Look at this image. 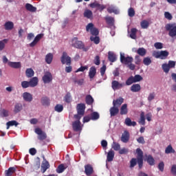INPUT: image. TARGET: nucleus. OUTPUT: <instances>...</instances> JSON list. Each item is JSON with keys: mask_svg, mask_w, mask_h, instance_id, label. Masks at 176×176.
Wrapping results in <instances>:
<instances>
[{"mask_svg": "<svg viewBox=\"0 0 176 176\" xmlns=\"http://www.w3.org/2000/svg\"><path fill=\"white\" fill-rule=\"evenodd\" d=\"M72 46L76 49H80L83 52H87L89 47H85V43L82 41L78 40V37H74L72 40Z\"/></svg>", "mask_w": 176, "mask_h": 176, "instance_id": "obj_1", "label": "nucleus"}, {"mask_svg": "<svg viewBox=\"0 0 176 176\" xmlns=\"http://www.w3.org/2000/svg\"><path fill=\"white\" fill-rule=\"evenodd\" d=\"M165 30L168 31V35L171 38L176 36V24L175 23H167L165 25Z\"/></svg>", "mask_w": 176, "mask_h": 176, "instance_id": "obj_2", "label": "nucleus"}, {"mask_svg": "<svg viewBox=\"0 0 176 176\" xmlns=\"http://www.w3.org/2000/svg\"><path fill=\"white\" fill-rule=\"evenodd\" d=\"M120 63H122V64H124V65H128L134 61L133 56H130L129 55L125 56L124 53H120Z\"/></svg>", "mask_w": 176, "mask_h": 176, "instance_id": "obj_3", "label": "nucleus"}, {"mask_svg": "<svg viewBox=\"0 0 176 176\" xmlns=\"http://www.w3.org/2000/svg\"><path fill=\"white\" fill-rule=\"evenodd\" d=\"M168 51H161V52H155L153 54V57L155 58H160L161 60H166L167 57H168Z\"/></svg>", "mask_w": 176, "mask_h": 176, "instance_id": "obj_4", "label": "nucleus"}, {"mask_svg": "<svg viewBox=\"0 0 176 176\" xmlns=\"http://www.w3.org/2000/svg\"><path fill=\"white\" fill-rule=\"evenodd\" d=\"M60 61L62 64H66V65H71V57L68 56V54L67 52H63V55L60 57Z\"/></svg>", "mask_w": 176, "mask_h": 176, "instance_id": "obj_5", "label": "nucleus"}, {"mask_svg": "<svg viewBox=\"0 0 176 176\" xmlns=\"http://www.w3.org/2000/svg\"><path fill=\"white\" fill-rule=\"evenodd\" d=\"M48 168H50V164L47 162V160H46V158L43 157V161L41 164V171L43 174H45Z\"/></svg>", "mask_w": 176, "mask_h": 176, "instance_id": "obj_6", "label": "nucleus"}, {"mask_svg": "<svg viewBox=\"0 0 176 176\" xmlns=\"http://www.w3.org/2000/svg\"><path fill=\"white\" fill-rule=\"evenodd\" d=\"M43 83H50L53 80V75L50 72H46L42 78Z\"/></svg>", "mask_w": 176, "mask_h": 176, "instance_id": "obj_7", "label": "nucleus"}, {"mask_svg": "<svg viewBox=\"0 0 176 176\" xmlns=\"http://www.w3.org/2000/svg\"><path fill=\"white\" fill-rule=\"evenodd\" d=\"M124 86H125L124 82L120 83L116 80H113L111 82V87L113 90H119V89H122Z\"/></svg>", "mask_w": 176, "mask_h": 176, "instance_id": "obj_8", "label": "nucleus"}, {"mask_svg": "<svg viewBox=\"0 0 176 176\" xmlns=\"http://www.w3.org/2000/svg\"><path fill=\"white\" fill-rule=\"evenodd\" d=\"M85 109H86V105L83 103H80L77 104V113L83 116L85 115Z\"/></svg>", "mask_w": 176, "mask_h": 176, "instance_id": "obj_9", "label": "nucleus"}, {"mask_svg": "<svg viewBox=\"0 0 176 176\" xmlns=\"http://www.w3.org/2000/svg\"><path fill=\"white\" fill-rule=\"evenodd\" d=\"M94 173V169L93 168V166L88 164L85 166V173L87 176H90L91 174Z\"/></svg>", "mask_w": 176, "mask_h": 176, "instance_id": "obj_10", "label": "nucleus"}, {"mask_svg": "<svg viewBox=\"0 0 176 176\" xmlns=\"http://www.w3.org/2000/svg\"><path fill=\"white\" fill-rule=\"evenodd\" d=\"M43 38V34H38L34 39V41L30 43V47H34L41 39Z\"/></svg>", "mask_w": 176, "mask_h": 176, "instance_id": "obj_11", "label": "nucleus"}, {"mask_svg": "<svg viewBox=\"0 0 176 176\" xmlns=\"http://www.w3.org/2000/svg\"><path fill=\"white\" fill-rule=\"evenodd\" d=\"M73 130L74 131H82V126H80V121L76 120L72 123Z\"/></svg>", "mask_w": 176, "mask_h": 176, "instance_id": "obj_12", "label": "nucleus"}, {"mask_svg": "<svg viewBox=\"0 0 176 176\" xmlns=\"http://www.w3.org/2000/svg\"><path fill=\"white\" fill-rule=\"evenodd\" d=\"M41 102L43 107H49L50 105V98L43 96L41 99Z\"/></svg>", "mask_w": 176, "mask_h": 176, "instance_id": "obj_13", "label": "nucleus"}, {"mask_svg": "<svg viewBox=\"0 0 176 176\" xmlns=\"http://www.w3.org/2000/svg\"><path fill=\"white\" fill-rule=\"evenodd\" d=\"M123 102H124V99L122 97H120L119 98L113 100V106L119 108V107H120Z\"/></svg>", "mask_w": 176, "mask_h": 176, "instance_id": "obj_14", "label": "nucleus"}, {"mask_svg": "<svg viewBox=\"0 0 176 176\" xmlns=\"http://www.w3.org/2000/svg\"><path fill=\"white\" fill-rule=\"evenodd\" d=\"M110 112V116L112 118V116H116L119 113V107H117L116 106L111 107L109 109Z\"/></svg>", "mask_w": 176, "mask_h": 176, "instance_id": "obj_15", "label": "nucleus"}, {"mask_svg": "<svg viewBox=\"0 0 176 176\" xmlns=\"http://www.w3.org/2000/svg\"><path fill=\"white\" fill-rule=\"evenodd\" d=\"M4 28L6 31H12V28H14V23L12 21H7L4 24Z\"/></svg>", "mask_w": 176, "mask_h": 176, "instance_id": "obj_16", "label": "nucleus"}, {"mask_svg": "<svg viewBox=\"0 0 176 176\" xmlns=\"http://www.w3.org/2000/svg\"><path fill=\"white\" fill-rule=\"evenodd\" d=\"M97 74V69H96V67L92 66L91 67V68L89 69V77L90 79H93V78H94V76H96Z\"/></svg>", "mask_w": 176, "mask_h": 176, "instance_id": "obj_17", "label": "nucleus"}, {"mask_svg": "<svg viewBox=\"0 0 176 176\" xmlns=\"http://www.w3.org/2000/svg\"><path fill=\"white\" fill-rule=\"evenodd\" d=\"M108 60L111 63H115V61H116V60H118V58L116 57V54H115V53H113L112 52H108Z\"/></svg>", "mask_w": 176, "mask_h": 176, "instance_id": "obj_18", "label": "nucleus"}, {"mask_svg": "<svg viewBox=\"0 0 176 176\" xmlns=\"http://www.w3.org/2000/svg\"><path fill=\"white\" fill-rule=\"evenodd\" d=\"M23 100L27 102L32 101V95L28 92H24L23 94Z\"/></svg>", "mask_w": 176, "mask_h": 176, "instance_id": "obj_19", "label": "nucleus"}, {"mask_svg": "<svg viewBox=\"0 0 176 176\" xmlns=\"http://www.w3.org/2000/svg\"><path fill=\"white\" fill-rule=\"evenodd\" d=\"M38 77H33L29 81V85L30 87H36L38 86Z\"/></svg>", "mask_w": 176, "mask_h": 176, "instance_id": "obj_20", "label": "nucleus"}, {"mask_svg": "<svg viewBox=\"0 0 176 176\" xmlns=\"http://www.w3.org/2000/svg\"><path fill=\"white\" fill-rule=\"evenodd\" d=\"M113 157H115V151L110 150L107 153V162H113Z\"/></svg>", "mask_w": 176, "mask_h": 176, "instance_id": "obj_21", "label": "nucleus"}, {"mask_svg": "<svg viewBox=\"0 0 176 176\" xmlns=\"http://www.w3.org/2000/svg\"><path fill=\"white\" fill-rule=\"evenodd\" d=\"M120 115H127L129 113V109H127V104H124L122 105L120 109Z\"/></svg>", "mask_w": 176, "mask_h": 176, "instance_id": "obj_22", "label": "nucleus"}, {"mask_svg": "<svg viewBox=\"0 0 176 176\" xmlns=\"http://www.w3.org/2000/svg\"><path fill=\"white\" fill-rule=\"evenodd\" d=\"M16 173V168L10 167L8 170H5V176H12Z\"/></svg>", "mask_w": 176, "mask_h": 176, "instance_id": "obj_23", "label": "nucleus"}, {"mask_svg": "<svg viewBox=\"0 0 176 176\" xmlns=\"http://www.w3.org/2000/svg\"><path fill=\"white\" fill-rule=\"evenodd\" d=\"M131 91H132L133 93H138V91H141V85H140V84H133L131 87Z\"/></svg>", "mask_w": 176, "mask_h": 176, "instance_id": "obj_24", "label": "nucleus"}, {"mask_svg": "<svg viewBox=\"0 0 176 176\" xmlns=\"http://www.w3.org/2000/svg\"><path fill=\"white\" fill-rule=\"evenodd\" d=\"M130 140V133H122L121 137V141L124 142V144H126V142H129V140Z\"/></svg>", "mask_w": 176, "mask_h": 176, "instance_id": "obj_25", "label": "nucleus"}, {"mask_svg": "<svg viewBox=\"0 0 176 176\" xmlns=\"http://www.w3.org/2000/svg\"><path fill=\"white\" fill-rule=\"evenodd\" d=\"M124 123L126 126H137V122L135 121H131V119L130 118H126L125 119Z\"/></svg>", "mask_w": 176, "mask_h": 176, "instance_id": "obj_26", "label": "nucleus"}, {"mask_svg": "<svg viewBox=\"0 0 176 176\" xmlns=\"http://www.w3.org/2000/svg\"><path fill=\"white\" fill-rule=\"evenodd\" d=\"M8 65L11 67V68H21V63L20 62H9Z\"/></svg>", "mask_w": 176, "mask_h": 176, "instance_id": "obj_27", "label": "nucleus"}, {"mask_svg": "<svg viewBox=\"0 0 176 176\" xmlns=\"http://www.w3.org/2000/svg\"><path fill=\"white\" fill-rule=\"evenodd\" d=\"M138 123L142 126H145V113L144 111H142L140 113V118L138 120Z\"/></svg>", "mask_w": 176, "mask_h": 176, "instance_id": "obj_28", "label": "nucleus"}, {"mask_svg": "<svg viewBox=\"0 0 176 176\" xmlns=\"http://www.w3.org/2000/svg\"><path fill=\"white\" fill-rule=\"evenodd\" d=\"M25 9L28 10V12H32V13L36 12V7H34L32 4L26 3L25 4Z\"/></svg>", "mask_w": 176, "mask_h": 176, "instance_id": "obj_29", "label": "nucleus"}, {"mask_svg": "<svg viewBox=\"0 0 176 176\" xmlns=\"http://www.w3.org/2000/svg\"><path fill=\"white\" fill-rule=\"evenodd\" d=\"M35 75V72H34V69L32 68H28L25 71V76L28 78H32Z\"/></svg>", "mask_w": 176, "mask_h": 176, "instance_id": "obj_30", "label": "nucleus"}, {"mask_svg": "<svg viewBox=\"0 0 176 176\" xmlns=\"http://www.w3.org/2000/svg\"><path fill=\"white\" fill-rule=\"evenodd\" d=\"M85 102L87 105H92L93 102H94V99L91 95H87L85 98Z\"/></svg>", "mask_w": 176, "mask_h": 176, "instance_id": "obj_31", "label": "nucleus"}, {"mask_svg": "<svg viewBox=\"0 0 176 176\" xmlns=\"http://www.w3.org/2000/svg\"><path fill=\"white\" fill-rule=\"evenodd\" d=\"M146 162L149 166H155V158L152 155H149L146 157Z\"/></svg>", "mask_w": 176, "mask_h": 176, "instance_id": "obj_32", "label": "nucleus"}, {"mask_svg": "<svg viewBox=\"0 0 176 176\" xmlns=\"http://www.w3.org/2000/svg\"><path fill=\"white\" fill-rule=\"evenodd\" d=\"M104 20H106V23L109 25H113L115 24V19L112 16H107L104 18Z\"/></svg>", "mask_w": 176, "mask_h": 176, "instance_id": "obj_33", "label": "nucleus"}, {"mask_svg": "<svg viewBox=\"0 0 176 176\" xmlns=\"http://www.w3.org/2000/svg\"><path fill=\"white\" fill-rule=\"evenodd\" d=\"M23 109V104L21 103H16L14 105V113H19Z\"/></svg>", "mask_w": 176, "mask_h": 176, "instance_id": "obj_34", "label": "nucleus"}, {"mask_svg": "<svg viewBox=\"0 0 176 176\" xmlns=\"http://www.w3.org/2000/svg\"><path fill=\"white\" fill-rule=\"evenodd\" d=\"M136 52L139 54V56H141V57H144L146 54V50L144 47H140Z\"/></svg>", "mask_w": 176, "mask_h": 176, "instance_id": "obj_35", "label": "nucleus"}, {"mask_svg": "<svg viewBox=\"0 0 176 176\" xmlns=\"http://www.w3.org/2000/svg\"><path fill=\"white\" fill-rule=\"evenodd\" d=\"M84 17L87 19H93V12L90 10H85L84 12Z\"/></svg>", "mask_w": 176, "mask_h": 176, "instance_id": "obj_36", "label": "nucleus"}, {"mask_svg": "<svg viewBox=\"0 0 176 176\" xmlns=\"http://www.w3.org/2000/svg\"><path fill=\"white\" fill-rule=\"evenodd\" d=\"M175 153V150L173 148V146H171V144H169L165 149V153H166V155H168L170 153Z\"/></svg>", "mask_w": 176, "mask_h": 176, "instance_id": "obj_37", "label": "nucleus"}, {"mask_svg": "<svg viewBox=\"0 0 176 176\" xmlns=\"http://www.w3.org/2000/svg\"><path fill=\"white\" fill-rule=\"evenodd\" d=\"M90 117L91 120H98L100 119V114L97 111H94L91 113Z\"/></svg>", "mask_w": 176, "mask_h": 176, "instance_id": "obj_38", "label": "nucleus"}, {"mask_svg": "<svg viewBox=\"0 0 176 176\" xmlns=\"http://www.w3.org/2000/svg\"><path fill=\"white\" fill-rule=\"evenodd\" d=\"M37 138L39 141H43L45 138H47V135L45 133H37Z\"/></svg>", "mask_w": 176, "mask_h": 176, "instance_id": "obj_39", "label": "nucleus"}, {"mask_svg": "<svg viewBox=\"0 0 176 176\" xmlns=\"http://www.w3.org/2000/svg\"><path fill=\"white\" fill-rule=\"evenodd\" d=\"M67 167V166H64V164H61L58 166L56 171H57V173H58V174H61V173H64V171H65V170H66Z\"/></svg>", "mask_w": 176, "mask_h": 176, "instance_id": "obj_40", "label": "nucleus"}, {"mask_svg": "<svg viewBox=\"0 0 176 176\" xmlns=\"http://www.w3.org/2000/svg\"><path fill=\"white\" fill-rule=\"evenodd\" d=\"M52 61H53V54L50 53L45 56V62L47 64H52Z\"/></svg>", "mask_w": 176, "mask_h": 176, "instance_id": "obj_41", "label": "nucleus"}, {"mask_svg": "<svg viewBox=\"0 0 176 176\" xmlns=\"http://www.w3.org/2000/svg\"><path fill=\"white\" fill-rule=\"evenodd\" d=\"M130 38H131V39L137 38V29L136 28H132L131 30Z\"/></svg>", "mask_w": 176, "mask_h": 176, "instance_id": "obj_42", "label": "nucleus"}, {"mask_svg": "<svg viewBox=\"0 0 176 176\" xmlns=\"http://www.w3.org/2000/svg\"><path fill=\"white\" fill-rule=\"evenodd\" d=\"M136 153L138 155L137 160L144 159V152H142V150H141V148H137Z\"/></svg>", "mask_w": 176, "mask_h": 176, "instance_id": "obj_43", "label": "nucleus"}, {"mask_svg": "<svg viewBox=\"0 0 176 176\" xmlns=\"http://www.w3.org/2000/svg\"><path fill=\"white\" fill-rule=\"evenodd\" d=\"M8 40L6 38H4L2 41H0V52H2L3 49H5V46L6 43H8Z\"/></svg>", "mask_w": 176, "mask_h": 176, "instance_id": "obj_44", "label": "nucleus"}, {"mask_svg": "<svg viewBox=\"0 0 176 176\" xmlns=\"http://www.w3.org/2000/svg\"><path fill=\"white\" fill-rule=\"evenodd\" d=\"M140 25L143 30H146V28L149 27V22L146 20H144L140 23Z\"/></svg>", "mask_w": 176, "mask_h": 176, "instance_id": "obj_45", "label": "nucleus"}, {"mask_svg": "<svg viewBox=\"0 0 176 176\" xmlns=\"http://www.w3.org/2000/svg\"><path fill=\"white\" fill-rule=\"evenodd\" d=\"M90 41L94 42L95 45H98V43H100V37L97 36H92L90 37Z\"/></svg>", "mask_w": 176, "mask_h": 176, "instance_id": "obj_46", "label": "nucleus"}, {"mask_svg": "<svg viewBox=\"0 0 176 176\" xmlns=\"http://www.w3.org/2000/svg\"><path fill=\"white\" fill-rule=\"evenodd\" d=\"M162 68L164 71V72H165V74H168V72H170V66H168V65L167 63H164L162 65Z\"/></svg>", "mask_w": 176, "mask_h": 176, "instance_id": "obj_47", "label": "nucleus"}, {"mask_svg": "<svg viewBox=\"0 0 176 176\" xmlns=\"http://www.w3.org/2000/svg\"><path fill=\"white\" fill-rule=\"evenodd\" d=\"M6 124L8 129H9V127H10L11 126H15L16 127H17V126H19V122H17V121L16 120H12L8 122Z\"/></svg>", "mask_w": 176, "mask_h": 176, "instance_id": "obj_48", "label": "nucleus"}, {"mask_svg": "<svg viewBox=\"0 0 176 176\" xmlns=\"http://www.w3.org/2000/svg\"><path fill=\"white\" fill-rule=\"evenodd\" d=\"M133 83H135V81H134L133 76H130V77L126 80L125 85H126V86H131V85H133Z\"/></svg>", "mask_w": 176, "mask_h": 176, "instance_id": "obj_49", "label": "nucleus"}, {"mask_svg": "<svg viewBox=\"0 0 176 176\" xmlns=\"http://www.w3.org/2000/svg\"><path fill=\"white\" fill-rule=\"evenodd\" d=\"M63 110L64 107L63 106V104H56L54 107V111H56V112H63Z\"/></svg>", "mask_w": 176, "mask_h": 176, "instance_id": "obj_50", "label": "nucleus"}, {"mask_svg": "<svg viewBox=\"0 0 176 176\" xmlns=\"http://www.w3.org/2000/svg\"><path fill=\"white\" fill-rule=\"evenodd\" d=\"M112 148L116 151H120V144L116 142H113L112 144Z\"/></svg>", "mask_w": 176, "mask_h": 176, "instance_id": "obj_51", "label": "nucleus"}, {"mask_svg": "<svg viewBox=\"0 0 176 176\" xmlns=\"http://www.w3.org/2000/svg\"><path fill=\"white\" fill-rule=\"evenodd\" d=\"M128 16H129V17H134L135 16V10H134V8L131 7L129 8Z\"/></svg>", "mask_w": 176, "mask_h": 176, "instance_id": "obj_52", "label": "nucleus"}, {"mask_svg": "<svg viewBox=\"0 0 176 176\" xmlns=\"http://www.w3.org/2000/svg\"><path fill=\"white\" fill-rule=\"evenodd\" d=\"M143 64H144V65H151V64H152V60H151L149 57H145L143 59Z\"/></svg>", "mask_w": 176, "mask_h": 176, "instance_id": "obj_53", "label": "nucleus"}, {"mask_svg": "<svg viewBox=\"0 0 176 176\" xmlns=\"http://www.w3.org/2000/svg\"><path fill=\"white\" fill-rule=\"evenodd\" d=\"M142 79L144 78L140 74H137L135 76H133V81L135 82V83H137L138 82H141Z\"/></svg>", "mask_w": 176, "mask_h": 176, "instance_id": "obj_54", "label": "nucleus"}, {"mask_svg": "<svg viewBox=\"0 0 176 176\" xmlns=\"http://www.w3.org/2000/svg\"><path fill=\"white\" fill-rule=\"evenodd\" d=\"M107 12H108V13H115V14H118V13H119V11L113 7L108 8Z\"/></svg>", "mask_w": 176, "mask_h": 176, "instance_id": "obj_55", "label": "nucleus"}, {"mask_svg": "<svg viewBox=\"0 0 176 176\" xmlns=\"http://www.w3.org/2000/svg\"><path fill=\"white\" fill-rule=\"evenodd\" d=\"M21 85L23 89H28V87H31V85H30L29 81H25V80L22 81Z\"/></svg>", "mask_w": 176, "mask_h": 176, "instance_id": "obj_56", "label": "nucleus"}, {"mask_svg": "<svg viewBox=\"0 0 176 176\" xmlns=\"http://www.w3.org/2000/svg\"><path fill=\"white\" fill-rule=\"evenodd\" d=\"M137 161L138 160L135 158H132L130 161V168H133L137 166Z\"/></svg>", "mask_w": 176, "mask_h": 176, "instance_id": "obj_57", "label": "nucleus"}, {"mask_svg": "<svg viewBox=\"0 0 176 176\" xmlns=\"http://www.w3.org/2000/svg\"><path fill=\"white\" fill-rule=\"evenodd\" d=\"M155 96L156 95L155 94V92L150 93L147 98L148 101L151 102V101H153V100H155Z\"/></svg>", "mask_w": 176, "mask_h": 176, "instance_id": "obj_58", "label": "nucleus"}, {"mask_svg": "<svg viewBox=\"0 0 176 176\" xmlns=\"http://www.w3.org/2000/svg\"><path fill=\"white\" fill-rule=\"evenodd\" d=\"M64 100L65 101V102H67V104H69V102H71V94L67 93L65 96L64 97Z\"/></svg>", "mask_w": 176, "mask_h": 176, "instance_id": "obj_59", "label": "nucleus"}, {"mask_svg": "<svg viewBox=\"0 0 176 176\" xmlns=\"http://www.w3.org/2000/svg\"><path fill=\"white\" fill-rule=\"evenodd\" d=\"M118 153L120 155H126L127 153H129V148H120Z\"/></svg>", "mask_w": 176, "mask_h": 176, "instance_id": "obj_60", "label": "nucleus"}, {"mask_svg": "<svg viewBox=\"0 0 176 176\" xmlns=\"http://www.w3.org/2000/svg\"><path fill=\"white\" fill-rule=\"evenodd\" d=\"M90 32L91 35H94V36H97V35H98L99 34L98 29L96 28H94L93 29H91Z\"/></svg>", "mask_w": 176, "mask_h": 176, "instance_id": "obj_61", "label": "nucleus"}, {"mask_svg": "<svg viewBox=\"0 0 176 176\" xmlns=\"http://www.w3.org/2000/svg\"><path fill=\"white\" fill-rule=\"evenodd\" d=\"M158 169L162 173H163L164 171V162H161L159 163V164H158Z\"/></svg>", "mask_w": 176, "mask_h": 176, "instance_id": "obj_62", "label": "nucleus"}, {"mask_svg": "<svg viewBox=\"0 0 176 176\" xmlns=\"http://www.w3.org/2000/svg\"><path fill=\"white\" fill-rule=\"evenodd\" d=\"M135 64H136V65H140V64H141V58L138 55L135 56Z\"/></svg>", "mask_w": 176, "mask_h": 176, "instance_id": "obj_63", "label": "nucleus"}, {"mask_svg": "<svg viewBox=\"0 0 176 176\" xmlns=\"http://www.w3.org/2000/svg\"><path fill=\"white\" fill-rule=\"evenodd\" d=\"M172 175L176 176V164H173L170 168Z\"/></svg>", "mask_w": 176, "mask_h": 176, "instance_id": "obj_64", "label": "nucleus"}]
</instances>
